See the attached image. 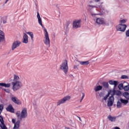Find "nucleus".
<instances>
[{"instance_id": "1", "label": "nucleus", "mask_w": 129, "mask_h": 129, "mask_svg": "<svg viewBox=\"0 0 129 129\" xmlns=\"http://www.w3.org/2000/svg\"><path fill=\"white\" fill-rule=\"evenodd\" d=\"M14 91H17L23 87V83L20 80V77L16 75H14V79L11 83Z\"/></svg>"}, {"instance_id": "2", "label": "nucleus", "mask_w": 129, "mask_h": 129, "mask_svg": "<svg viewBox=\"0 0 129 129\" xmlns=\"http://www.w3.org/2000/svg\"><path fill=\"white\" fill-rule=\"evenodd\" d=\"M17 117H20V119L22 118H26L28 116V113L27 112V108H24L21 112L18 111L16 112Z\"/></svg>"}, {"instance_id": "3", "label": "nucleus", "mask_w": 129, "mask_h": 129, "mask_svg": "<svg viewBox=\"0 0 129 129\" xmlns=\"http://www.w3.org/2000/svg\"><path fill=\"white\" fill-rule=\"evenodd\" d=\"M43 43L46 46L50 47V38L49 37V34L46 28H44V40H43Z\"/></svg>"}, {"instance_id": "4", "label": "nucleus", "mask_w": 129, "mask_h": 129, "mask_svg": "<svg viewBox=\"0 0 129 129\" xmlns=\"http://www.w3.org/2000/svg\"><path fill=\"white\" fill-rule=\"evenodd\" d=\"M60 69L62 70L65 74L68 72V62L67 60H64L62 61L61 64L60 66Z\"/></svg>"}, {"instance_id": "5", "label": "nucleus", "mask_w": 129, "mask_h": 129, "mask_svg": "<svg viewBox=\"0 0 129 129\" xmlns=\"http://www.w3.org/2000/svg\"><path fill=\"white\" fill-rule=\"evenodd\" d=\"M71 98V97L70 96H67L66 97H64L62 99L59 100L57 102V106H58V105H60V104H62L63 103H65L66 101L68 100H70Z\"/></svg>"}, {"instance_id": "6", "label": "nucleus", "mask_w": 129, "mask_h": 129, "mask_svg": "<svg viewBox=\"0 0 129 129\" xmlns=\"http://www.w3.org/2000/svg\"><path fill=\"white\" fill-rule=\"evenodd\" d=\"M81 27V20H75L73 23V28L74 29H77Z\"/></svg>"}, {"instance_id": "7", "label": "nucleus", "mask_w": 129, "mask_h": 129, "mask_svg": "<svg viewBox=\"0 0 129 129\" xmlns=\"http://www.w3.org/2000/svg\"><path fill=\"white\" fill-rule=\"evenodd\" d=\"M116 29L117 31L124 32L125 31V29H126V25L119 24L116 27Z\"/></svg>"}, {"instance_id": "8", "label": "nucleus", "mask_w": 129, "mask_h": 129, "mask_svg": "<svg viewBox=\"0 0 129 129\" xmlns=\"http://www.w3.org/2000/svg\"><path fill=\"white\" fill-rule=\"evenodd\" d=\"M114 102V97L113 96H110L108 100L107 101V106H109V107H110L113 105V103Z\"/></svg>"}, {"instance_id": "9", "label": "nucleus", "mask_w": 129, "mask_h": 129, "mask_svg": "<svg viewBox=\"0 0 129 129\" xmlns=\"http://www.w3.org/2000/svg\"><path fill=\"white\" fill-rule=\"evenodd\" d=\"M20 45H21V42L20 41H15L13 42L12 46V50L14 51L15 49L18 48V47H20Z\"/></svg>"}, {"instance_id": "10", "label": "nucleus", "mask_w": 129, "mask_h": 129, "mask_svg": "<svg viewBox=\"0 0 129 129\" xmlns=\"http://www.w3.org/2000/svg\"><path fill=\"white\" fill-rule=\"evenodd\" d=\"M96 23L98 25H103V24H105V22H104V19L102 18H97Z\"/></svg>"}, {"instance_id": "11", "label": "nucleus", "mask_w": 129, "mask_h": 129, "mask_svg": "<svg viewBox=\"0 0 129 129\" xmlns=\"http://www.w3.org/2000/svg\"><path fill=\"white\" fill-rule=\"evenodd\" d=\"M0 122H1V124H0V127L2 129H8L6 125L5 124L4 118L2 116H0Z\"/></svg>"}, {"instance_id": "12", "label": "nucleus", "mask_w": 129, "mask_h": 129, "mask_svg": "<svg viewBox=\"0 0 129 129\" xmlns=\"http://www.w3.org/2000/svg\"><path fill=\"white\" fill-rule=\"evenodd\" d=\"M11 100L16 104H21V101H20L17 97H11Z\"/></svg>"}, {"instance_id": "13", "label": "nucleus", "mask_w": 129, "mask_h": 129, "mask_svg": "<svg viewBox=\"0 0 129 129\" xmlns=\"http://www.w3.org/2000/svg\"><path fill=\"white\" fill-rule=\"evenodd\" d=\"M22 42L24 44H28V43H29L28 35L26 33L24 34Z\"/></svg>"}, {"instance_id": "14", "label": "nucleus", "mask_w": 129, "mask_h": 129, "mask_svg": "<svg viewBox=\"0 0 129 129\" xmlns=\"http://www.w3.org/2000/svg\"><path fill=\"white\" fill-rule=\"evenodd\" d=\"M109 83L110 85H114V87H116L118 85V82L117 81L110 80L109 81Z\"/></svg>"}, {"instance_id": "15", "label": "nucleus", "mask_w": 129, "mask_h": 129, "mask_svg": "<svg viewBox=\"0 0 129 129\" xmlns=\"http://www.w3.org/2000/svg\"><path fill=\"white\" fill-rule=\"evenodd\" d=\"M6 110L7 111H9L10 112H14V108L13 107V105L12 104H10L7 108H6Z\"/></svg>"}, {"instance_id": "16", "label": "nucleus", "mask_w": 129, "mask_h": 129, "mask_svg": "<svg viewBox=\"0 0 129 129\" xmlns=\"http://www.w3.org/2000/svg\"><path fill=\"white\" fill-rule=\"evenodd\" d=\"M108 119L110 121H111V122H114V121L116 120V116H112L110 115H109L108 116Z\"/></svg>"}, {"instance_id": "17", "label": "nucleus", "mask_w": 129, "mask_h": 129, "mask_svg": "<svg viewBox=\"0 0 129 129\" xmlns=\"http://www.w3.org/2000/svg\"><path fill=\"white\" fill-rule=\"evenodd\" d=\"M5 40V33L4 31L0 30V43Z\"/></svg>"}, {"instance_id": "18", "label": "nucleus", "mask_w": 129, "mask_h": 129, "mask_svg": "<svg viewBox=\"0 0 129 129\" xmlns=\"http://www.w3.org/2000/svg\"><path fill=\"white\" fill-rule=\"evenodd\" d=\"M119 100L121 102V104H122V105H126V104L128 103V100H125L122 98H120Z\"/></svg>"}, {"instance_id": "19", "label": "nucleus", "mask_w": 129, "mask_h": 129, "mask_svg": "<svg viewBox=\"0 0 129 129\" xmlns=\"http://www.w3.org/2000/svg\"><path fill=\"white\" fill-rule=\"evenodd\" d=\"M20 120L17 121L14 125L13 129H19V128L20 127Z\"/></svg>"}, {"instance_id": "20", "label": "nucleus", "mask_w": 129, "mask_h": 129, "mask_svg": "<svg viewBox=\"0 0 129 129\" xmlns=\"http://www.w3.org/2000/svg\"><path fill=\"white\" fill-rule=\"evenodd\" d=\"M0 86H3V87L9 88V87H11V84H6L4 83H0Z\"/></svg>"}, {"instance_id": "21", "label": "nucleus", "mask_w": 129, "mask_h": 129, "mask_svg": "<svg viewBox=\"0 0 129 129\" xmlns=\"http://www.w3.org/2000/svg\"><path fill=\"white\" fill-rule=\"evenodd\" d=\"M102 85L104 88H108L109 87V85L107 82H103L102 83Z\"/></svg>"}, {"instance_id": "22", "label": "nucleus", "mask_w": 129, "mask_h": 129, "mask_svg": "<svg viewBox=\"0 0 129 129\" xmlns=\"http://www.w3.org/2000/svg\"><path fill=\"white\" fill-rule=\"evenodd\" d=\"M94 89L96 92H97V91H99V90H101V89H102V86L100 85L96 86Z\"/></svg>"}, {"instance_id": "23", "label": "nucleus", "mask_w": 129, "mask_h": 129, "mask_svg": "<svg viewBox=\"0 0 129 129\" xmlns=\"http://www.w3.org/2000/svg\"><path fill=\"white\" fill-rule=\"evenodd\" d=\"M79 62L80 63V64L81 65L87 66V65H89V61H79Z\"/></svg>"}, {"instance_id": "24", "label": "nucleus", "mask_w": 129, "mask_h": 129, "mask_svg": "<svg viewBox=\"0 0 129 129\" xmlns=\"http://www.w3.org/2000/svg\"><path fill=\"white\" fill-rule=\"evenodd\" d=\"M108 94H109V96L110 94H111V96H114V95H115V90H110L108 93Z\"/></svg>"}, {"instance_id": "25", "label": "nucleus", "mask_w": 129, "mask_h": 129, "mask_svg": "<svg viewBox=\"0 0 129 129\" xmlns=\"http://www.w3.org/2000/svg\"><path fill=\"white\" fill-rule=\"evenodd\" d=\"M123 96L126 98V99H128L129 100V93L128 92H125L123 94Z\"/></svg>"}, {"instance_id": "26", "label": "nucleus", "mask_w": 129, "mask_h": 129, "mask_svg": "<svg viewBox=\"0 0 129 129\" xmlns=\"http://www.w3.org/2000/svg\"><path fill=\"white\" fill-rule=\"evenodd\" d=\"M118 88H119V90H122V89H123V84H119L118 86Z\"/></svg>"}, {"instance_id": "27", "label": "nucleus", "mask_w": 129, "mask_h": 129, "mask_svg": "<svg viewBox=\"0 0 129 129\" xmlns=\"http://www.w3.org/2000/svg\"><path fill=\"white\" fill-rule=\"evenodd\" d=\"M115 95H117V96H120V95H121V92L118 90L115 91Z\"/></svg>"}, {"instance_id": "28", "label": "nucleus", "mask_w": 129, "mask_h": 129, "mask_svg": "<svg viewBox=\"0 0 129 129\" xmlns=\"http://www.w3.org/2000/svg\"><path fill=\"white\" fill-rule=\"evenodd\" d=\"M121 103L120 102V101H119L117 102V104H116V106L117 107V108H120V107H121Z\"/></svg>"}, {"instance_id": "29", "label": "nucleus", "mask_w": 129, "mask_h": 129, "mask_svg": "<svg viewBox=\"0 0 129 129\" xmlns=\"http://www.w3.org/2000/svg\"><path fill=\"white\" fill-rule=\"evenodd\" d=\"M27 34L31 37V40L34 39V34H33V32H27Z\"/></svg>"}, {"instance_id": "30", "label": "nucleus", "mask_w": 129, "mask_h": 129, "mask_svg": "<svg viewBox=\"0 0 129 129\" xmlns=\"http://www.w3.org/2000/svg\"><path fill=\"white\" fill-rule=\"evenodd\" d=\"M123 90L124 91H129V85L125 86L123 88Z\"/></svg>"}, {"instance_id": "31", "label": "nucleus", "mask_w": 129, "mask_h": 129, "mask_svg": "<svg viewBox=\"0 0 129 129\" xmlns=\"http://www.w3.org/2000/svg\"><path fill=\"white\" fill-rule=\"evenodd\" d=\"M126 22V20L124 19H122L120 20V25H122L123 24H125Z\"/></svg>"}, {"instance_id": "32", "label": "nucleus", "mask_w": 129, "mask_h": 129, "mask_svg": "<svg viewBox=\"0 0 129 129\" xmlns=\"http://www.w3.org/2000/svg\"><path fill=\"white\" fill-rule=\"evenodd\" d=\"M121 79H128V77H127V76L122 75L121 77Z\"/></svg>"}, {"instance_id": "33", "label": "nucleus", "mask_w": 129, "mask_h": 129, "mask_svg": "<svg viewBox=\"0 0 129 129\" xmlns=\"http://www.w3.org/2000/svg\"><path fill=\"white\" fill-rule=\"evenodd\" d=\"M38 20V23L39 24V25H40V26H41V27H43V24L42 23V19H41V18H40Z\"/></svg>"}, {"instance_id": "34", "label": "nucleus", "mask_w": 129, "mask_h": 129, "mask_svg": "<svg viewBox=\"0 0 129 129\" xmlns=\"http://www.w3.org/2000/svg\"><path fill=\"white\" fill-rule=\"evenodd\" d=\"M108 96H109V94H107L105 97H104L103 100H106L108 98Z\"/></svg>"}, {"instance_id": "35", "label": "nucleus", "mask_w": 129, "mask_h": 129, "mask_svg": "<svg viewBox=\"0 0 129 129\" xmlns=\"http://www.w3.org/2000/svg\"><path fill=\"white\" fill-rule=\"evenodd\" d=\"M3 110H4V105L1 104L0 105V110H1V111H3Z\"/></svg>"}, {"instance_id": "36", "label": "nucleus", "mask_w": 129, "mask_h": 129, "mask_svg": "<svg viewBox=\"0 0 129 129\" xmlns=\"http://www.w3.org/2000/svg\"><path fill=\"white\" fill-rule=\"evenodd\" d=\"M125 34L126 37H129V29L126 31Z\"/></svg>"}, {"instance_id": "37", "label": "nucleus", "mask_w": 129, "mask_h": 129, "mask_svg": "<svg viewBox=\"0 0 129 129\" xmlns=\"http://www.w3.org/2000/svg\"><path fill=\"white\" fill-rule=\"evenodd\" d=\"M37 17L38 20L41 19V17L40 16V14H39V12H37Z\"/></svg>"}, {"instance_id": "38", "label": "nucleus", "mask_w": 129, "mask_h": 129, "mask_svg": "<svg viewBox=\"0 0 129 129\" xmlns=\"http://www.w3.org/2000/svg\"><path fill=\"white\" fill-rule=\"evenodd\" d=\"M4 91H6V92H10V90L9 89H4Z\"/></svg>"}, {"instance_id": "39", "label": "nucleus", "mask_w": 129, "mask_h": 129, "mask_svg": "<svg viewBox=\"0 0 129 129\" xmlns=\"http://www.w3.org/2000/svg\"><path fill=\"white\" fill-rule=\"evenodd\" d=\"M12 122H13V123H15V124H16V119H12Z\"/></svg>"}, {"instance_id": "40", "label": "nucleus", "mask_w": 129, "mask_h": 129, "mask_svg": "<svg viewBox=\"0 0 129 129\" xmlns=\"http://www.w3.org/2000/svg\"><path fill=\"white\" fill-rule=\"evenodd\" d=\"M84 98V97L82 96L80 101V102H81V101H82V100H83V99Z\"/></svg>"}, {"instance_id": "41", "label": "nucleus", "mask_w": 129, "mask_h": 129, "mask_svg": "<svg viewBox=\"0 0 129 129\" xmlns=\"http://www.w3.org/2000/svg\"><path fill=\"white\" fill-rule=\"evenodd\" d=\"M88 7H90L91 8H96V7H93V6H92L91 5H88Z\"/></svg>"}, {"instance_id": "42", "label": "nucleus", "mask_w": 129, "mask_h": 129, "mask_svg": "<svg viewBox=\"0 0 129 129\" xmlns=\"http://www.w3.org/2000/svg\"><path fill=\"white\" fill-rule=\"evenodd\" d=\"M76 68H77V66H74V69H76Z\"/></svg>"}, {"instance_id": "43", "label": "nucleus", "mask_w": 129, "mask_h": 129, "mask_svg": "<svg viewBox=\"0 0 129 129\" xmlns=\"http://www.w3.org/2000/svg\"><path fill=\"white\" fill-rule=\"evenodd\" d=\"M82 94H83L82 96H83V97H84L85 96V94H84V93H83Z\"/></svg>"}, {"instance_id": "44", "label": "nucleus", "mask_w": 129, "mask_h": 129, "mask_svg": "<svg viewBox=\"0 0 129 129\" xmlns=\"http://www.w3.org/2000/svg\"><path fill=\"white\" fill-rule=\"evenodd\" d=\"M100 0H95V2H96V3L99 2Z\"/></svg>"}, {"instance_id": "45", "label": "nucleus", "mask_w": 129, "mask_h": 129, "mask_svg": "<svg viewBox=\"0 0 129 129\" xmlns=\"http://www.w3.org/2000/svg\"><path fill=\"white\" fill-rule=\"evenodd\" d=\"M9 1V0H6V2H5V4H7L8 2Z\"/></svg>"}, {"instance_id": "46", "label": "nucleus", "mask_w": 129, "mask_h": 129, "mask_svg": "<svg viewBox=\"0 0 129 129\" xmlns=\"http://www.w3.org/2000/svg\"><path fill=\"white\" fill-rule=\"evenodd\" d=\"M3 23H4V24H6V23H7V21H4Z\"/></svg>"}, {"instance_id": "47", "label": "nucleus", "mask_w": 129, "mask_h": 129, "mask_svg": "<svg viewBox=\"0 0 129 129\" xmlns=\"http://www.w3.org/2000/svg\"><path fill=\"white\" fill-rule=\"evenodd\" d=\"M65 129H70V128L68 127H66Z\"/></svg>"}, {"instance_id": "48", "label": "nucleus", "mask_w": 129, "mask_h": 129, "mask_svg": "<svg viewBox=\"0 0 129 129\" xmlns=\"http://www.w3.org/2000/svg\"><path fill=\"white\" fill-rule=\"evenodd\" d=\"M96 14H92V17H94Z\"/></svg>"}, {"instance_id": "49", "label": "nucleus", "mask_w": 129, "mask_h": 129, "mask_svg": "<svg viewBox=\"0 0 129 129\" xmlns=\"http://www.w3.org/2000/svg\"><path fill=\"white\" fill-rule=\"evenodd\" d=\"M99 95H100V97H101V95L100 94Z\"/></svg>"}, {"instance_id": "50", "label": "nucleus", "mask_w": 129, "mask_h": 129, "mask_svg": "<svg viewBox=\"0 0 129 129\" xmlns=\"http://www.w3.org/2000/svg\"><path fill=\"white\" fill-rule=\"evenodd\" d=\"M79 119H80V117H79Z\"/></svg>"}]
</instances>
